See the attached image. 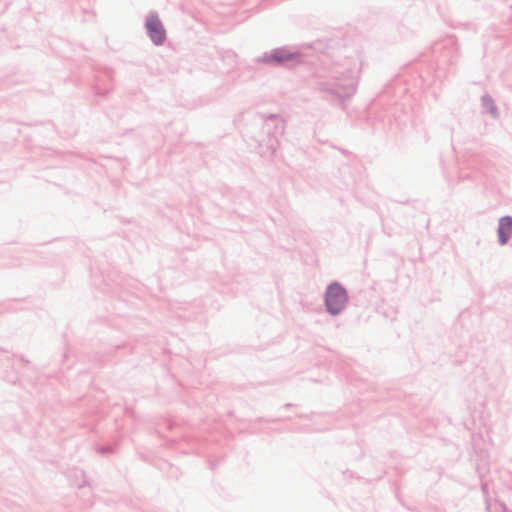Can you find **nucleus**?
<instances>
[{
  "mask_svg": "<svg viewBox=\"0 0 512 512\" xmlns=\"http://www.w3.org/2000/svg\"><path fill=\"white\" fill-rule=\"evenodd\" d=\"M347 300L345 290L338 284H331L326 292V306L330 313L337 314L345 306Z\"/></svg>",
  "mask_w": 512,
  "mask_h": 512,
  "instance_id": "nucleus-1",
  "label": "nucleus"
},
{
  "mask_svg": "<svg viewBox=\"0 0 512 512\" xmlns=\"http://www.w3.org/2000/svg\"><path fill=\"white\" fill-rule=\"evenodd\" d=\"M146 27L154 43L161 44L165 38V31L160 21L155 17H151L147 20Z\"/></svg>",
  "mask_w": 512,
  "mask_h": 512,
  "instance_id": "nucleus-2",
  "label": "nucleus"
},
{
  "mask_svg": "<svg viewBox=\"0 0 512 512\" xmlns=\"http://www.w3.org/2000/svg\"><path fill=\"white\" fill-rule=\"evenodd\" d=\"M512 233V218L509 216L502 217L499 220L498 236L501 244H505Z\"/></svg>",
  "mask_w": 512,
  "mask_h": 512,
  "instance_id": "nucleus-3",
  "label": "nucleus"
},
{
  "mask_svg": "<svg viewBox=\"0 0 512 512\" xmlns=\"http://www.w3.org/2000/svg\"><path fill=\"white\" fill-rule=\"evenodd\" d=\"M273 58L276 60V61H279V62H283V61H286L289 59V56L287 55H284V54H275L273 55Z\"/></svg>",
  "mask_w": 512,
  "mask_h": 512,
  "instance_id": "nucleus-4",
  "label": "nucleus"
}]
</instances>
